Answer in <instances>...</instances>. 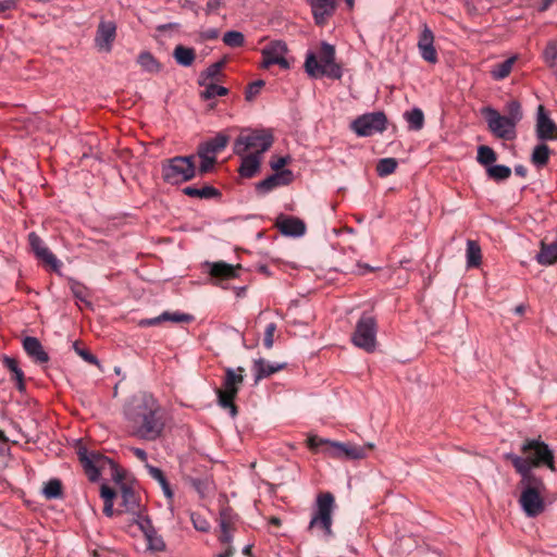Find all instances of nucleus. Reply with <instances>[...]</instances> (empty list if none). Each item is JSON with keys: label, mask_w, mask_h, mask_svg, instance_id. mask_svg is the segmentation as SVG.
<instances>
[{"label": "nucleus", "mask_w": 557, "mask_h": 557, "mask_svg": "<svg viewBox=\"0 0 557 557\" xmlns=\"http://www.w3.org/2000/svg\"><path fill=\"white\" fill-rule=\"evenodd\" d=\"M490 178L499 182L510 177L511 169L507 165H491L486 169Z\"/></svg>", "instance_id": "79ce46f5"}, {"label": "nucleus", "mask_w": 557, "mask_h": 557, "mask_svg": "<svg viewBox=\"0 0 557 557\" xmlns=\"http://www.w3.org/2000/svg\"><path fill=\"white\" fill-rule=\"evenodd\" d=\"M536 260L540 264L550 265L557 262V240L552 244L542 243L541 251L539 252Z\"/></svg>", "instance_id": "c756f323"}, {"label": "nucleus", "mask_w": 557, "mask_h": 557, "mask_svg": "<svg viewBox=\"0 0 557 557\" xmlns=\"http://www.w3.org/2000/svg\"><path fill=\"white\" fill-rule=\"evenodd\" d=\"M515 173L518 175V176H521V177H525L527 176V173H528V170L524 165L522 164H519V165H516L515 166Z\"/></svg>", "instance_id": "338daca9"}, {"label": "nucleus", "mask_w": 557, "mask_h": 557, "mask_svg": "<svg viewBox=\"0 0 557 557\" xmlns=\"http://www.w3.org/2000/svg\"><path fill=\"white\" fill-rule=\"evenodd\" d=\"M198 154L201 159V164L199 168L200 173H208L212 170L214 166L216 159L214 156H210L209 153H201L200 149L198 148Z\"/></svg>", "instance_id": "09e8293b"}, {"label": "nucleus", "mask_w": 557, "mask_h": 557, "mask_svg": "<svg viewBox=\"0 0 557 557\" xmlns=\"http://www.w3.org/2000/svg\"><path fill=\"white\" fill-rule=\"evenodd\" d=\"M263 86L264 82L262 79L250 83L245 92L246 100L252 101L260 94Z\"/></svg>", "instance_id": "8fccbe9b"}, {"label": "nucleus", "mask_w": 557, "mask_h": 557, "mask_svg": "<svg viewBox=\"0 0 557 557\" xmlns=\"http://www.w3.org/2000/svg\"><path fill=\"white\" fill-rule=\"evenodd\" d=\"M522 110L521 104L517 100H511L506 106V117L507 120L512 123L515 126L518 122L522 119Z\"/></svg>", "instance_id": "37998d69"}, {"label": "nucleus", "mask_w": 557, "mask_h": 557, "mask_svg": "<svg viewBox=\"0 0 557 557\" xmlns=\"http://www.w3.org/2000/svg\"><path fill=\"white\" fill-rule=\"evenodd\" d=\"M377 324L374 317L363 313L356 323L351 335L352 344L366 352H373L376 349Z\"/></svg>", "instance_id": "9d476101"}, {"label": "nucleus", "mask_w": 557, "mask_h": 557, "mask_svg": "<svg viewBox=\"0 0 557 557\" xmlns=\"http://www.w3.org/2000/svg\"><path fill=\"white\" fill-rule=\"evenodd\" d=\"M292 181V172L289 170H283L274 173L263 181L259 182L257 188L263 193H269L281 185H287Z\"/></svg>", "instance_id": "b1692460"}, {"label": "nucleus", "mask_w": 557, "mask_h": 557, "mask_svg": "<svg viewBox=\"0 0 557 557\" xmlns=\"http://www.w3.org/2000/svg\"><path fill=\"white\" fill-rule=\"evenodd\" d=\"M196 166L194 157H174L162 164V178L164 182L177 185L195 177Z\"/></svg>", "instance_id": "1a4fd4ad"}, {"label": "nucleus", "mask_w": 557, "mask_h": 557, "mask_svg": "<svg viewBox=\"0 0 557 557\" xmlns=\"http://www.w3.org/2000/svg\"><path fill=\"white\" fill-rule=\"evenodd\" d=\"M517 61V57H510L507 60L495 64L491 70V75L495 81H503L509 76Z\"/></svg>", "instance_id": "2f4dec72"}, {"label": "nucleus", "mask_w": 557, "mask_h": 557, "mask_svg": "<svg viewBox=\"0 0 557 557\" xmlns=\"http://www.w3.org/2000/svg\"><path fill=\"white\" fill-rule=\"evenodd\" d=\"M219 34L220 32L218 28H208L199 33V38L202 41L214 40L219 37Z\"/></svg>", "instance_id": "6e6d98bb"}, {"label": "nucleus", "mask_w": 557, "mask_h": 557, "mask_svg": "<svg viewBox=\"0 0 557 557\" xmlns=\"http://www.w3.org/2000/svg\"><path fill=\"white\" fill-rule=\"evenodd\" d=\"M103 513L108 517H112L114 513L113 510V500L104 502Z\"/></svg>", "instance_id": "e2e57ef3"}, {"label": "nucleus", "mask_w": 557, "mask_h": 557, "mask_svg": "<svg viewBox=\"0 0 557 557\" xmlns=\"http://www.w3.org/2000/svg\"><path fill=\"white\" fill-rule=\"evenodd\" d=\"M3 366L12 373L11 380L16 382V388L23 392L25 389L24 372L18 367L17 360L4 356Z\"/></svg>", "instance_id": "c85d7f7f"}, {"label": "nucleus", "mask_w": 557, "mask_h": 557, "mask_svg": "<svg viewBox=\"0 0 557 557\" xmlns=\"http://www.w3.org/2000/svg\"><path fill=\"white\" fill-rule=\"evenodd\" d=\"M261 163V158L258 153H244L242 156V164L239 166V173L243 177L250 178L258 172Z\"/></svg>", "instance_id": "bb28decb"}, {"label": "nucleus", "mask_w": 557, "mask_h": 557, "mask_svg": "<svg viewBox=\"0 0 557 557\" xmlns=\"http://www.w3.org/2000/svg\"><path fill=\"white\" fill-rule=\"evenodd\" d=\"M334 496L331 493H321L317 498V511L314 512L309 530H321L324 536L333 535L332 532V511L334 508Z\"/></svg>", "instance_id": "9b49d317"}, {"label": "nucleus", "mask_w": 557, "mask_h": 557, "mask_svg": "<svg viewBox=\"0 0 557 557\" xmlns=\"http://www.w3.org/2000/svg\"><path fill=\"white\" fill-rule=\"evenodd\" d=\"M28 242L35 255L47 264L55 268L59 263L57 257L45 246L42 239L36 234L28 235Z\"/></svg>", "instance_id": "4be33fe9"}, {"label": "nucleus", "mask_w": 557, "mask_h": 557, "mask_svg": "<svg viewBox=\"0 0 557 557\" xmlns=\"http://www.w3.org/2000/svg\"><path fill=\"white\" fill-rule=\"evenodd\" d=\"M193 320V317L187 313H181V312H163L159 317L152 318V319H146L140 322V325L143 326H152L157 325L160 322L163 321H171L175 323H189Z\"/></svg>", "instance_id": "393cba45"}, {"label": "nucleus", "mask_w": 557, "mask_h": 557, "mask_svg": "<svg viewBox=\"0 0 557 557\" xmlns=\"http://www.w3.org/2000/svg\"><path fill=\"white\" fill-rule=\"evenodd\" d=\"M242 265H232L224 261H218L210 264V276L218 282L233 280L238 276Z\"/></svg>", "instance_id": "aec40b11"}, {"label": "nucleus", "mask_w": 557, "mask_h": 557, "mask_svg": "<svg viewBox=\"0 0 557 557\" xmlns=\"http://www.w3.org/2000/svg\"><path fill=\"white\" fill-rule=\"evenodd\" d=\"M336 52L334 46L322 42L318 52L308 51L305 60V71L312 78L326 76L332 79H341L342 67L335 61Z\"/></svg>", "instance_id": "20e7f679"}, {"label": "nucleus", "mask_w": 557, "mask_h": 557, "mask_svg": "<svg viewBox=\"0 0 557 557\" xmlns=\"http://www.w3.org/2000/svg\"><path fill=\"white\" fill-rule=\"evenodd\" d=\"M481 248L474 240H468L467 243V263L468 267H479L481 263Z\"/></svg>", "instance_id": "ea45409f"}, {"label": "nucleus", "mask_w": 557, "mask_h": 557, "mask_svg": "<svg viewBox=\"0 0 557 557\" xmlns=\"http://www.w3.org/2000/svg\"><path fill=\"white\" fill-rule=\"evenodd\" d=\"M124 416L128 433L144 441H156L163 434L165 411L150 394L135 396L125 407Z\"/></svg>", "instance_id": "f257e3e1"}, {"label": "nucleus", "mask_w": 557, "mask_h": 557, "mask_svg": "<svg viewBox=\"0 0 557 557\" xmlns=\"http://www.w3.org/2000/svg\"><path fill=\"white\" fill-rule=\"evenodd\" d=\"M519 487L521 488L519 504L524 513L530 518L543 513L546 508L544 498L546 485L543 479L537 475H521Z\"/></svg>", "instance_id": "423d86ee"}, {"label": "nucleus", "mask_w": 557, "mask_h": 557, "mask_svg": "<svg viewBox=\"0 0 557 557\" xmlns=\"http://www.w3.org/2000/svg\"><path fill=\"white\" fill-rule=\"evenodd\" d=\"M521 453L523 456L512 453L505 455V459L512 463L515 470L520 475H535L532 469L543 466L555 470L554 453L544 442L540 440H525L521 446Z\"/></svg>", "instance_id": "7ed1b4c3"}, {"label": "nucleus", "mask_w": 557, "mask_h": 557, "mask_svg": "<svg viewBox=\"0 0 557 557\" xmlns=\"http://www.w3.org/2000/svg\"><path fill=\"white\" fill-rule=\"evenodd\" d=\"M116 37V25L112 21H101L97 27L95 45L99 50L111 51Z\"/></svg>", "instance_id": "dca6fc26"}, {"label": "nucleus", "mask_w": 557, "mask_h": 557, "mask_svg": "<svg viewBox=\"0 0 557 557\" xmlns=\"http://www.w3.org/2000/svg\"><path fill=\"white\" fill-rule=\"evenodd\" d=\"M230 137L224 133L216 134L215 137L199 145L201 153L215 154L221 152L228 144Z\"/></svg>", "instance_id": "a878e982"}, {"label": "nucleus", "mask_w": 557, "mask_h": 557, "mask_svg": "<svg viewBox=\"0 0 557 557\" xmlns=\"http://www.w3.org/2000/svg\"><path fill=\"white\" fill-rule=\"evenodd\" d=\"M549 153L547 145H537L532 152L531 161L536 166H545L549 161Z\"/></svg>", "instance_id": "4c0bfd02"}, {"label": "nucleus", "mask_w": 557, "mask_h": 557, "mask_svg": "<svg viewBox=\"0 0 557 557\" xmlns=\"http://www.w3.org/2000/svg\"><path fill=\"white\" fill-rule=\"evenodd\" d=\"M235 553V549L232 545H226L225 550L220 553L216 557H232Z\"/></svg>", "instance_id": "0e129e2a"}, {"label": "nucleus", "mask_w": 557, "mask_h": 557, "mask_svg": "<svg viewBox=\"0 0 557 557\" xmlns=\"http://www.w3.org/2000/svg\"><path fill=\"white\" fill-rule=\"evenodd\" d=\"M244 372L245 369L242 367L236 370L226 368L222 387L215 389L219 405L223 409H228L232 417L238 413L234 399L244 382Z\"/></svg>", "instance_id": "0eeeda50"}, {"label": "nucleus", "mask_w": 557, "mask_h": 557, "mask_svg": "<svg viewBox=\"0 0 557 557\" xmlns=\"http://www.w3.org/2000/svg\"><path fill=\"white\" fill-rule=\"evenodd\" d=\"M140 528L145 532L150 549L162 552L165 548L162 537L157 534L149 519L146 518L144 523L140 524Z\"/></svg>", "instance_id": "cd10ccee"}, {"label": "nucleus", "mask_w": 557, "mask_h": 557, "mask_svg": "<svg viewBox=\"0 0 557 557\" xmlns=\"http://www.w3.org/2000/svg\"><path fill=\"white\" fill-rule=\"evenodd\" d=\"M183 193L189 197H193V198H205V199H209V198H213L218 195H220V193L218 191V189H215L214 187L212 186H205L202 188H197V187H194V186H187L183 189Z\"/></svg>", "instance_id": "c9c22d12"}, {"label": "nucleus", "mask_w": 557, "mask_h": 557, "mask_svg": "<svg viewBox=\"0 0 557 557\" xmlns=\"http://www.w3.org/2000/svg\"><path fill=\"white\" fill-rule=\"evenodd\" d=\"M44 495L47 499H55L62 496V483L58 479H51L44 487Z\"/></svg>", "instance_id": "49530a36"}, {"label": "nucleus", "mask_w": 557, "mask_h": 557, "mask_svg": "<svg viewBox=\"0 0 557 557\" xmlns=\"http://www.w3.org/2000/svg\"><path fill=\"white\" fill-rule=\"evenodd\" d=\"M544 62L552 69L557 66V41L550 40L547 42L543 51Z\"/></svg>", "instance_id": "a18cd8bd"}, {"label": "nucleus", "mask_w": 557, "mask_h": 557, "mask_svg": "<svg viewBox=\"0 0 557 557\" xmlns=\"http://www.w3.org/2000/svg\"><path fill=\"white\" fill-rule=\"evenodd\" d=\"M75 351L86 362L90 364H98L97 357L91 354L88 349L79 348L77 344L74 345Z\"/></svg>", "instance_id": "864d4df0"}, {"label": "nucleus", "mask_w": 557, "mask_h": 557, "mask_svg": "<svg viewBox=\"0 0 557 557\" xmlns=\"http://www.w3.org/2000/svg\"><path fill=\"white\" fill-rule=\"evenodd\" d=\"M286 51H287V47L284 41H281V40L271 41L262 50L263 67L269 69L271 65L277 64L282 69H288L289 63L284 57Z\"/></svg>", "instance_id": "4468645a"}, {"label": "nucleus", "mask_w": 557, "mask_h": 557, "mask_svg": "<svg viewBox=\"0 0 557 557\" xmlns=\"http://www.w3.org/2000/svg\"><path fill=\"white\" fill-rule=\"evenodd\" d=\"M23 348L34 362L42 364L49 361V355L45 351L38 338L26 336L23 339Z\"/></svg>", "instance_id": "412c9836"}, {"label": "nucleus", "mask_w": 557, "mask_h": 557, "mask_svg": "<svg viewBox=\"0 0 557 557\" xmlns=\"http://www.w3.org/2000/svg\"><path fill=\"white\" fill-rule=\"evenodd\" d=\"M276 331V324L271 322L267 325L264 331V338H263V345L270 349L273 346L274 343V333Z\"/></svg>", "instance_id": "603ef678"}, {"label": "nucleus", "mask_w": 557, "mask_h": 557, "mask_svg": "<svg viewBox=\"0 0 557 557\" xmlns=\"http://www.w3.org/2000/svg\"><path fill=\"white\" fill-rule=\"evenodd\" d=\"M137 63L148 73H158L161 70L160 63L148 51L140 52L137 58Z\"/></svg>", "instance_id": "f704fd0d"}, {"label": "nucleus", "mask_w": 557, "mask_h": 557, "mask_svg": "<svg viewBox=\"0 0 557 557\" xmlns=\"http://www.w3.org/2000/svg\"><path fill=\"white\" fill-rule=\"evenodd\" d=\"M307 446L313 453H323L327 457L349 460L363 459L368 451L374 448V444L368 443L360 446L352 443H342L322 438L318 435H310L307 438Z\"/></svg>", "instance_id": "39448f33"}, {"label": "nucleus", "mask_w": 557, "mask_h": 557, "mask_svg": "<svg viewBox=\"0 0 557 557\" xmlns=\"http://www.w3.org/2000/svg\"><path fill=\"white\" fill-rule=\"evenodd\" d=\"M220 535L219 541L223 545H231L233 541V533L235 531V517L227 509L220 513Z\"/></svg>", "instance_id": "5701e85b"}, {"label": "nucleus", "mask_w": 557, "mask_h": 557, "mask_svg": "<svg viewBox=\"0 0 557 557\" xmlns=\"http://www.w3.org/2000/svg\"><path fill=\"white\" fill-rule=\"evenodd\" d=\"M244 35L236 30L226 32L223 36V42L232 48L242 47L244 45Z\"/></svg>", "instance_id": "de8ad7c7"}, {"label": "nucleus", "mask_w": 557, "mask_h": 557, "mask_svg": "<svg viewBox=\"0 0 557 557\" xmlns=\"http://www.w3.org/2000/svg\"><path fill=\"white\" fill-rule=\"evenodd\" d=\"M146 467H147L148 472L151 475V478H153L156 481H158L159 484L161 485L164 495L168 498H172L173 492H172L170 484H169L164 473L162 472V470L159 468H156L153 466H150V465H146Z\"/></svg>", "instance_id": "e433bc0d"}, {"label": "nucleus", "mask_w": 557, "mask_h": 557, "mask_svg": "<svg viewBox=\"0 0 557 557\" xmlns=\"http://www.w3.org/2000/svg\"><path fill=\"white\" fill-rule=\"evenodd\" d=\"M17 3L15 0H1L0 1V13H7L16 8Z\"/></svg>", "instance_id": "bf43d9fd"}, {"label": "nucleus", "mask_w": 557, "mask_h": 557, "mask_svg": "<svg viewBox=\"0 0 557 557\" xmlns=\"http://www.w3.org/2000/svg\"><path fill=\"white\" fill-rule=\"evenodd\" d=\"M275 226L283 235L286 236L298 237L306 233L305 222L295 216L280 215L276 220Z\"/></svg>", "instance_id": "6ab92c4d"}, {"label": "nucleus", "mask_w": 557, "mask_h": 557, "mask_svg": "<svg viewBox=\"0 0 557 557\" xmlns=\"http://www.w3.org/2000/svg\"><path fill=\"white\" fill-rule=\"evenodd\" d=\"M404 117L408 123V127L411 131H420L424 125V114L419 108H414L404 113Z\"/></svg>", "instance_id": "72a5a7b5"}, {"label": "nucleus", "mask_w": 557, "mask_h": 557, "mask_svg": "<svg viewBox=\"0 0 557 557\" xmlns=\"http://www.w3.org/2000/svg\"><path fill=\"white\" fill-rule=\"evenodd\" d=\"M282 368V364H271L263 358L255 360L253 369L256 371V382L278 372Z\"/></svg>", "instance_id": "7c9ffc66"}, {"label": "nucleus", "mask_w": 557, "mask_h": 557, "mask_svg": "<svg viewBox=\"0 0 557 557\" xmlns=\"http://www.w3.org/2000/svg\"><path fill=\"white\" fill-rule=\"evenodd\" d=\"M490 131L498 138L509 140L516 136V126L491 107L483 109Z\"/></svg>", "instance_id": "ddd939ff"}, {"label": "nucleus", "mask_w": 557, "mask_h": 557, "mask_svg": "<svg viewBox=\"0 0 557 557\" xmlns=\"http://www.w3.org/2000/svg\"><path fill=\"white\" fill-rule=\"evenodd\" d=\"M274 138L268 129H245L234 143V153L243 156L248 150L258 153L259 157L273 145Z\"/></svg>", "instance_id": "6e6552de"}, {"label": "nucleus", "mask_w": 557, "mask_h": 557, "mask_svg": "<svg viewBox=\"0 0 557 557\" xmlns=\"http://www.w3.org/2000/svg\"><path fill=\"white\" fill-rule=\"evenodd\" d=\"M476 160L480 164L491 166L497 160L496 152L488 146H480L478 148Z\"/></svg>", "instance_id": "c03bdc74"}, {"label": "nucleus", "mask_w": 557, "mask_h": 557, "mask_svg": "<svg viewBox=\"0 0 557 557\" xmlns=\"http://www.w3.org/2000/svg\"><path fill=\"white\" fill-rule=\"evenodd\" d=\"M386 116L383 112H372L357 117L351 123V128L359 136H371L386 129Z\"/></svg>", "instance_id": "f8f14e48"}, {"label": "nucleus", "mask_w": 557, "mask_h": 557, "mask_svg": "<svg viewBox=\"0 0 557 557\" xmlns=\"http://www.w3.org/2000/svg\"><path fill=\"white\" fill-rule=\"evenodd\" d=\"M536 136L541 140L557 139V125L546 114L543 106H539L537 109Z\"/></svg>", "instance_id": "f3484780"}, {"label": "nucleus", "mask_w": 557, "mask_h": 557, "mask_svg": "<svg viewBox=\"0 0 557 557\" xmlns=\"http://www.w3.org/2000/svg\"><path fill=\"white\" fill-rule=\"evenodd\" d=\"M317 25H324L336 10L337 0H308Z\"/></svg>", "instance_id": "a211bd4d"}, {"label": "nucleus", "mask_w": 557, "mask_h": 557, "mask_svg": "<svg viewBox=\"0 0 557 557\" xmlns=\"http://www.w3.org/2000/svg\"><path fill=\"white\" fill-rule=\"evenodd\" d=\"M72 292L75 296V298H77L78 300L81 301H87L86 298H87V292H86V288L82 285H74L72 286Z\"/></svg>", "instance_id": "13d9d810"}, {"label": "nucleus", "mask_w": 557, "mask_h": 557, "mask_svg": "<svg viewBox=\"0 0 557 557\" xmlns=\"http://www.w3.org/2000/svg\"><path fill=\"white\" fill-rule=\"evenodd\" d=\"M191 520H193V522H194V527H195L197 530H199V531H203V532L208 531V529H209V524H208V522H207L206 520H203V519H196V518L194 517V515L191 516Z\"/></svg>", "instance_id": "052dcab7"}, {"label": "nucleus", "mask_w": 557, "mask_h": 557, "mask_svg": "<svg viewBox=\"0 0 557 557\" xmlns=\"http://www.w3.org/2000/svg\"><path fill=\"white\" fill-rule=\"evenodd\" d=\"M173 57L180 65L190 66L195 61L196 53L193 48H188L183 45H177L174 48Z\"/></svg>", "instance_id": "473e14b6"}, {"label": "nucleus", "mask_w": 557, "mask_h": 557, "mask_svg": "<svg viewBox=\"0 0 557 557\" xmlns=\"http://www.w3.org/2000/svg\"><path fill=\"white\" fill-rule=\"evenodd\" d=\"M117 493L119 491L116 492L106 484L101 485L100 496L103 498L104 502L113 500Z\"/></svg>", "instance_id": "5fc2aeb1"}, {"label": "nucleus", "mask_w": 557, "mask_h": 557, "mask_svg": "<svg viewBox=\"0 0 557 557\" xmlns=\"http://www.w3.org/2000/svg\"><path fill=\"white\" fill-rule=\"evenodd\" d=\"M221 4V0H209L207 2V10L209 12L216 10Z\"/></svg>", "instance_id": "69168bd1"}, {"label": "nucleus", "mask_w": 557, "mask_h": 557, "mask_svg": "<svg viewBox=\"0 0 557 557\" xmlns=\"http://www.w3.org/2000/svg\"><path fill=\"white\" fill-rule=\"evenodd\" d=\"M288 163V157H276L271 160V168L277 173L283 171L282 169Z\"/></svg>", "instance_id": "4d7b16f0"}, {"label": "nucleus", "mask_w": 557, "mask_h": 557, "mask_svg": "<svg viewBox=\"0 0 557 557\" xmlns=\"http://www.w3.org/2000/svg\"><path fill=\"white\" fill-rule=\"evenodd\" d=\"M131 451L133 453V455L138 458L140 461L143 462H147V453L141 449V448H138V447H132L131 448Z\"/></svg>", "instance_id": "680f3d73"}, {"label": "nucleus", "mask_w": 557, "mask_h": 557, "mask_svg": "<svg viewBox=\"0 0 557 557\" xmlns=\"http://www.w3.org/2000/svg\"><path fill=\"white\" fill-rule=\"evenodd\" d=\"M199 83L200 85L205 86V89L201 91V97L205 99H212L216 96H225L228 92L227 88L219 86L213 82L207 83L205 81H200Z\"/></svg>", "instance_id": "58836bf2"}, {"label": "nucleus", "mask_w": 557, "mask_h": 557, "mask_svg": "<svg viewBox=\"0 0 557 557\" xmlns=\"http://www.w3.org/2000/svg\"><path fill=\"white\" fill-rule=\"evenodd\" d=\"M79 461L88 479L92 482L97 481L102 472L109 470L113 481L116 483L121 496L120 506L124 512L139 515L141 510L140 497L135 487L124 481V473L108 457L99 451L88 450L81 447L77 451Z\"/></svg>", "instance_id": "f03ea898"}, {"label": "nucleus", "mask_w": 557, "mask_h": 557, "mask_svg": "<svg viewBox=\"0 0 557 557\" xmlns=\"http://www.w3.org/2000/svg\"><path fill=\"white\" fill-rule=\"evenodd\" d=\"M554 1L555 0H543L542 4L540 5V11H546Z\"/></svg>", "instance_id": "774afa93"}, {"label": "nucleus", "mask_w": 557, "mask_h": 557, "mask_svg": "<svg viewBox=\"0 0 557 557\" xmlns=\"http://www.w3.org/2000/svg\"><path fill=\"white\" fill-rule=\"evenodd\" d=\"M397 160L394 158L380 159L376 164V173L381 177L391 175L397 169Z\"/></svg>", "instance_id": "a19ab883"}, {"label": "nucleus", "mask_w": 557, "mask_h": 557, "mask_svg": "<svg viewBox=\"0 0 557 557\" xmlns=\"http://www.w3.org/2000/svg\"><path fill=\"white\" fill-rule=\"evenodd\" d=\"M418 48L422 59L429 63H436L438 60L437 51L434 47V34L431 28L423 24L419 35Z\"/></svg>", "instance_id": "2eb2a0df"}, {"label": "nucleus", "mask_w": 557, "mask_h": 557, "mask_svg": "<svg viewBox=\"0 0 557 557\" xmlns=\"http://www.w3.org/2000/svg\"><path fill=\"white\" fill-rule=\"evenodd\" d=\"M223 65H224V63L222 61L211 64L206 70V72L201 74V77H202L201 81L207 82L208 79H210L211 82H213V79H215L220 75Z\"/></svg>", "instance_id": "3c124183"}]
</instances>
